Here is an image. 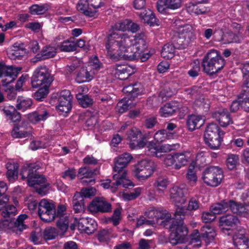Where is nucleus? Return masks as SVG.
Instances as JSON below:
<instances>
[{"label":"nucleus","instance_id":"nucleus-18","mask_svg":"<svg viewBox=\"0 0 249 249\" xmlns=\"http://www.w3.org/2000/svg\"><path fill=\"white\" fill-rule=\"evenodd\" d=\"M31 128L28 124L24 122L15 125L11 132V135L15 138H23L29 137L31 134Z\"/></svg>","mask_w":249,"mask_h":249},{"label":"nucleus","instance_id":"nucleus-13","mask_svg":"<svg viewBox=\"0 0 249 249\" xmlns=\"http://www.w3.org/2000/svg\"><path fill=\"white\" fill-rule=\"evenodd\" d=\"M57 101L58 105L56 108L60 112L67 113L71 109V100L72 96L69 90H63L61 91L58 96H55Z\"/></svg>","mask_w":249,"mask_h":249},{"label":"nucleus","instance_id":"nucleus-4","mask_svg":"<svg viewBox=\"0 0 249 249\" xmlns=\"http://www.w3.org/2000/svg\"><path fill=\"white\" fill-rule=\"evenodd\" d=\"M40 168V165L36 163H32L22 167L20 175L23 179H27L30 186L35 187L47 182L45 176L40 174L38 170Z\"/></svg>","mask_w":249,"mask_h":249},{"label":"nucleus","instance_id":"nucleus-39","mask_svg":"<svg viewBox=\"0 0 249 249\" xmlns=\"http://www.w3.org/2000/svg\"><path fill=\"white\" fill-rule=\"evenodd\" d=\"M57 228L59 230L61 233H65L69 226V220L68 216H62L59 217L56 223Z\"/></svg>","mask_w":249,"mask_h":249},{"label":"nucleus","instance_id":"nucleus-11","mask_svg":"<svg viewBox=\"0 0 249 249\" xmlns=\"http://www.w3.org/2000/svg\"><path fill=\"white\" fill-rule=\"evenodd\" d=\"M240 221L237 216L232 214H226L220 217L219 225L223 232L228 235H232L237 229Z\"/></svg>","mask_w":249,"mask_h":249},{"label":"nucleus","instance_id":"nucleus-25","mask_svg":"<svg viewBox=\"0 0 249 249\" xmlns=\"http://www.w3.org/2000/svg\"><path fill=\"white\" fill-rule=\"evenodd\" d=\"M204 119L200 116L191 115L188 117L186 124L190 131L200 128L204 124Z\"/></svg>","mask_w":249,"mask_h":249},{"label":"nucleus","instance_id":"nucleus-20","mask_svg":"<svg viewBox=\"0 0 249 249\" xmlns=\"http://www.w3.org/2000/svg\"><path fill=\"white\" fill-rule=\"evenodd\" d=\"M117 172V173L114 174L113 176V179L116 180V181L113 183L111 187V190L112 192H115L117 187L120 185H122L124 187H127L131 184L130 180L126 178V171L123 170V171Z\"/></svg>","mask_w":249,"mask_h":249},{"label":"nucleus","instance_id":"nucleus-62","mask_svg":"<svg viewBox=\"0 0 249 249\" xmlns=\"http://www.w3.org/2000/svg\"><path fill=\"white\" fill-rule=\"evenodd\" d=\"M15 68L12 66H7L3 61H0V78L6 73L12 72L13 69Z\"/></svg>","mask_w":249,"mask_h":249},{"label":"nucleus","instance_id":"nucleus-14","mask_svg":"<svg viewBox=\"0 0 249 249\" xmlns=\"http://www.w3.org/2000/svg\"><path fill=\"white\" fill-rule=\"evenodd\" d=\"M108 70L112 75L121 80L127 79L135 73L134 69L127 65L112 66Z\"/></svg>","mask_w":249,"mask_h":249},{"label":"nucleus","instance_id":"nucleus-35","mask_svg":"<svg viewBox=\"0 0 249 249\" xmlns=\"http://www.w3.org/2000/svg\"><path fill=\"white\" fill-rule=\"evenodd\" d=\"M21 67H16L13 69V71L12 72L6 73L5 74L4 76H6L8 78L2 80V85L3 86L7 87V89L10 88L11 86H9V84L15 80V79L17 77L18 74L21 71Z\"/></svg>","mask_w":249,"mask_h":249},{"label":"nucleus","instance_id":"nucleus-15","mask_svg":"<svg viewBox=\"0 0 249 249\" xmlns=\"http://www.w3.org/2000/svg\"><path fill=\"white\" fill-rule=\"evenodd\" d=\"M186 189L178 186L172 187L170 190V196L171 201L176 205L184 204L186 202L185 194Z\"/></svg>","mask_w":249,"mask_h":249},{"label":"nucleus","instance_id":"nucleus-26","mask_svg":"<svg viewBox=\"0 0 249 249\" xmlns=\"http://www.w3.org/2000/svg\"><path fill=\"white\" fill-rule=\"evenodd\" d=\"M200 231L202 241H204L206 244L213 241L216 234L213 228L209 226H203Z\"/></svg>","mask_w":249,"mask_h":249},{"label":"nucleus","instance_id":"nucleus-63","mask_svg":"<svg viewBox=\"0 0 249 249\" xmlns=\"http://www.w3.org/2000/svg\"><path fill=\"white\" fill-rule=\"evenodd\" d=\"M186 178L191 183L194 184L196 182L197 178L194 167L189 168L186 174Z\"/></svg>","mask_w":249,"mask_h":249},{"label":"nucleus","instance_id":"nucleus-44","mask_svg":"<svg viewBox=\"0 0 249 249\" xmlns=\"http://www.w3.org/2000/svg\"><path fill=\"white\" fill-rule=\"evenodd\" d=\"M175 47L173 44H166L163 47L161 52V56L166 59L173 57Z\"/></svg>","mask_w":249,"mask_h":249},{"label":"nucleus","instance_id":"nucleus-42","mask_svg":"<svg viewBox=\"0 0 249 249\" xmlns=\"http://www.w3.org/2000/svg\"><path fill=\"white\" fill-rule=\"evenodd\" d=\"M183 36H178L173 38V44L176 49H182L186 47L188 43V40Z\"/></svg>","mask_w":249,"mask_h":249},{"label":"nucleus","instance_id":"nucleus-17","mask_svg":"<svg viewBox=\"0 0 249 249\" xmlns=\"http://www.w3.org/2000/svg\"><path fill=\"white\" fill-rule=\"evenodd\" d=\"M27 218L26 214H21L18 216L15 221L12 222L11 220L9 222L8 220L5 219L3 221L2 224L4 226H7L9 228H13V230L18 233V231L21 232L27 228L26 225L24 223V221Z\"/></svg>","mask_w":249,"mask_h":249},{"label":"nucleus","instance_id":"nucleus-36","mask_svg":"<svg viewBox=\"0 0 249 249\" xmlns=\"http://www.w3.org/2000/svg\"><path fill=\"white\" fill-rule=\"evenodd\" d=\"M76 98L79 105L84 108L90 107L93 104V99L88 94L78 93L76 94Z\"/></svg>","mask_w":249,"mask_h":249},{"label":"nucleus","instance_id":"nucleus-23","mask_svg":"<svg viewBox=\"0 0 249 249\" xmlns=\"http://www.w3.org/2000/svg\"><path fill=\"white\" fill-rule=\"evenodd\" d=\"M94 75L92 70H89L88 67H83L78 72L75 80L79 83L89 82Z\"/></svg>","mask_w":249,"mask_h":249},{"label":"nucleus","instance_id":"nucleus-1","mask_svg":"<svg viewBox=\"0 0 249 249\" xmlns=\"http://www.w3.org/2000/svg\"><path fill=\"white\" fill-rule=\"evenodd\" d=\"M132 37L124 33L115 32L109 35L106 45L107 56L115 61L122 59L136 60L138 51L132 45Z\"/></svg>","mask_w":249,"mask_h":249},{"label":"nucleus","instance_id":"nucleus-5","mask_svg":"<svg viewBox=\"0 0 249 249\" xmlns=\"http://www.w3.org/2000/svg\"><path fill=\"white\" fill-rule=\"evenodd\" d=\"M224 134L217 124L210 123L207 125L204 134L205 142L210 148L217 149L221 145L222 136Z\"/></svg>","mask_w":249,"mask_h":249},{"label":"nucleus","instance_id":"nucleus-43","mask_svg":"<svg viewBox=\"0 0 249 249\" xmlns=\"http://www.w3.org/2000/svg\"><path fill=\"white\" fill-rule=\"evenodd\" d=\"M85 222H86L85 225L82 224V222H79L78 226L80 227L82 225V230L88 234L93 233L96 229L97 224L94 220L91 219L89 221L85 220Z\"/></svg>","mask_w":249,"mask_h":249},{"label":"nucleus","instance_id":"nucleus-9","mask_svg":"<svg viewBox=\"0 0 249 249\" xmlns=\"http://www.w3.org/2000/svg\"><path fill=\"white\" fill-rule=\"evenodd\" d=\"M223 178V172L217 166H210L203 172L202 179L207 185L216 187L219 185Z\"/></svg>","mask_w":249,"mask_h":249},{"label":"nucleus","instance_id":"nucleus-6","mask_svg":"<svg viewBox=\"0 0 249 249\" xmlns=\"http://www.w3.org/2000/svg\"><path fill=\"white\" fill-rule=\"evenodd\" d=\"M156 164L152 160L144 159L138 162L133 170L134 176L140 181L146 179L155 171Z\"/></svg>","mask_w":249,"mask_h":249},{"label":"nucleus","instance_id":"nucleus-22","mask_svg":"<svg viewBox=\"0 0 249 249\" xmlns=\"http://www.w3.org/2000/svg\"><path fill=\"white\" fill-rule=\"evenodd\" d=\"M157 214V218L158 222L157 224H159L163 226L164 227L169 226V229L170 230V226L172 223L174 221L175 216L174 218L171 219V215L166 210H158Z\"/></svg>","mask_w":249,"mask_h":249},{"label":"nucleus","instance_id":"nucleus-7","mask_svg":"<svg viewBox=\"0 0 249 249\" xmlns=\"http://www.w3.org/2000/svg\"><path fill=\"white\" fill-rule=\"evenodd\" d=\"M53 81V77L46 66H40L36 68L31 78V83L34 88H37L42 85L50 86Z\"/></svg>","mask_w":249,"mask_h":249},{"label":"nucleus","instance_id":"nucleus-46","mask_svg":"<svg viewBox=\"0 0 249 249\" xmlns=\"http://www.w3.org/2000/svg\"><path fill=\"white\" fill-rule=\"evenodd\" d=\"M180 31L181 32V36H183L188 40L194 39L195 38L193 27L190 25H184Z\"/></svg>","mask_w":249,"mask_h":249},{"label":"nucleus","instance_id":"nucleus-37","mask_svg":"<svg viewBox=\"0 0 249 249\" xmlns=\"http://www.w3.org/2000/svg\"><path fill=\"white\" fill-rule=\"evenodd\" d=\"M142 36L143 35L135 36L134 39H133L132 45L139 52H143L147 47L146 42Z\"/></svg>","mask_w":249,"mask_h":249},{"label":"nucleus","instance_id":"nucleus-53","mask_svg":"<svg viewBox=\"0 0 249 249\" xmlns=\"http://www.w3.org/2000/svg\"><path fill=\"white\" fill-rule=\"evenodd\" d=\"M132 88L131 96L130 97L131 100H134L135 98L142 94L143 92V87L140 83H135L133 84Z\"/></svg>","mask_w":249,"mask_h":249},{"label":"nucleus","instance_id":"nucleus-55","mask_svg":"<svg viewBox=\"0 0 249 249\" xmlns=\"http://www.w3.org/2000/svg\"><path fill=\"white\" fill-rule=\"evenodd\" d=\"M178 147V145L177 144H163L160 145L158 146V151L161 152L162 153H167L170 152L172 150H175L177 147Z\"/></svg>","mask_w":249,"mask_h":249},{"label":"nucleus","instance_id":"nucleus-40","mask_svg":"<svg viewBox=\"0 0 249 249\" xmlns=\"http://www.w3.org/2000/svg\"><path fill=\"white\" fill-rule=\"evenodd\" d=\"M174 155L175 161V169H179L181 167L185 166L187 164L188 160L184 153H177Z\"/></svg>","mask_w":249,"mask_h":249},{"label":"nucleus","instance_id":"nucleus-56","mask_svg":"<svg viewBox=\"0 0 249 249\" xmlns=\"http://www.w3.org/2000/svg\"><path fill=\"white\" fill-rule=\"evenodd\" d=\"M16 211V208L13 205H10L7 207H5V209H4L1 212V215L3 217H10L15 215Z\"/></svg>","mask_w":249,"mask_h":249},{"label":"nucleus","instance_id":"nucleus-47","mask_svg":"<svg viewBox=\"0 0 249 249\" xmlns=\"http://www.w3.org/2000/svg\"><path fill=\"white\" fill-rule=\"evenodd\" d=\"M50 86H43L34 93V98L38 101H42L46 98L49 93V88Z\"/></svg>","mask_w":249,"mask_h":249},{"label":"nucleus","instance_id":"nucleus-48","mask_svg":"<svg viewBox=\"0 0 249 249\" xmlns=\"http://www.w3.org/2000/svg\"><path fill=\"white\" fill-rule=\"evenodd\" d=\"M88 67L89 70H92L95 75L96 72L103 68V64L100 62L97 56H94L89 62Z\"/></svg>","mask_w":249,"mask_h":249},{"label":"nucleus","instance_id":"nucleus-45","mask_svg":"<svg viewBox=\"0 0 249 249\" xmlns=\"http://www.w3.org/2000/svg\"><path fill=\"white\" fill-rule=\"evenodd\" d=\"M239 156L236 154H229L226 159V165L229 169L231 170L234 169L239 164Z\"/></svg>","mask_w":249,"mask_h":249},{"label":"nucleus","instance_id":"nucleus-64","mask_svg":"<svg viewBox=\"0 0 249 249\" xmlns=\"http://www.w3.org/2000/svg\"><path fill=\"white\" fill-rule=\"evenodd\" d=\"M242 90L243 95H249V78H243Z\"/></svg>","mask_w":249,"mask_h":249},{"label":"nucleus","instance_id":"nucleus-32","mask_svg":"<svg viewBox=\"0 0 249 249\" xmlns=\"http://www.w3.org/2000/svg\"><path fill=\"white\" fill-rule=\"evenodd\" d=\"M56 54L55 49L50 46H46L42 50L40 54L36 56V60H41L53 57Z\"/></svg>","mask_w":249,"mask_h":249},{"label":"nucleus","instance_id":"nucleus-38","mask_svg":"<svg viewBox=\"0 0 249 249\" xmlns=\"http://www.w3.org/2000/svg\"><path fill=\"white\" fill-rule=\"evenodd\" d=\"M240 35L230 31L224 34L222 40L227 43H239L240 41Z\"/></svg>","mask_w":249,"mask_h":249},{"label":"nucleus","instance_id":"nucleus-51","mask_svg":"<svg viewBox=\"0 0 249 249\" xmlns=\"http://www.w3.org/2000/svg\"><path fill=\"white\" fill-rule=\"evenodd\" d=\"M46 9L43 5L34 4L29 7V12L32 15H41L45 13Z\"/></svg>","mask_w":249,"mask_h":249},{"label":"nucleus","instance_id":"nucleus-58","mask_svg":"<svg viewBox=\"0 0 249 249\" xmlns=\"http://www.w3.org/2000/svg\"><path fill=\"white\" fill-rule=\"evenodd\" d=\"M241 205L242 203L240 202H237L232 199H228V210L230 209L233 213L238 214Z\"/></svg>","mask_w":249,"mask_h":249},{"label":"nucleus","instance_id":"nucleus-28","mask_svg":"<svg viewBox=\"0 0 249 249\" xmlns=\"http://www.w3.org/2000/svg\"><path fill=\"white\" fill-rule=\"evenodd\" d=\"M228 210V199H224L220 202L213 204L210 207L211 211L214 215L220 214Z\"/></svg>","mask_w":249,"mask_h":249},{"label":"nucleus","instance_id":"nucleus-21","mask_svg":"<svg viewBox=\"0 0 249 249\" xmlns=\"http://www.w3.org/2000/svg\"><path fill=\"white\" fill-rule=\"evenodd\" d=\"M181 6V0H159L157 2V9L164 13L167 9H176Z\"/></svg>","mask_w":249,"mask_h":249},{"label":"nucleus","instance_id":"nucleus-49","mask_svg":"<svg viewBox=\"0 0 249 249\" xmlns=\"http://www.w3.org/2000/svg\"><path fill=\"white\" fill-rule=\"evenodd\" d=\"M129 23H131V20L126 19L122 22L118 23L115 24V29L110 34L111 35L115 32H123L126 30H129Z\"/></svg>","mask_w":249,"mask_h":249},{"label":"nucleus","instance_id":"nucleus-60","mask_svg":"<svg viewBox=\"0 0 249 249\" xmlns=\"http://www.w3.org/2000/svg\"><path fill=\"white\" fill-rule=\"evenodd\" d=\"M229 112L226 108H220L216 110L213 113L212 116L213 118L215 119L218 122H219L222 117H224Z\"/></svg>","mask_w":249,"mask_h":249},{"label":"nucleus","instance_id":"nucleus-3","mask_svg":"<svg viewBox=\"0 0 249 249\" xmlns=\"http://www.w3.org/2000/svg\"><path fill=\"white\" fill-rule=\"evenodd\" d=\"M225 61L218 51L211 50L204 56L201 61L203 71L210 75H213L223 69Z\"/></svg>","mask_w":249,"mask_h":249},{"label":"nucleus","instance_id":"nucleus-29","mask_svg":"<svg viewBox=\"0 0 249 249\" xmlns=\"http://www.w3.org/2000/svg\"><path fill=\"white\" fill-rule=\"evenodd\" d=\"M173 82H169L165 84L163 89L160 93V96L161 97L163 100H166L167 98L171 97L173 94H175L177 91V87H173Z\"/></svg>","mask_w":249,"mask_h":249},{"label":"nucleus","instance_id":"nucleus-31","mask_svg":"<svg viewBox=\"0 0 249 249\" xmlns=\"http://www.w3.org/2000/svg\"><path fill=\"white\" fill-rule=\"evenodd\" d=\"M133 100L128 98L124 97L121 101L118 102L116 109L120 114H123L135 105L132 102Z\"/></svg>","mask_w":249,"mask_h":249},{"label":"nucleus","instance_id":"nucleus-24","mask_svg":"<svg viewBox=\"0 0 249 249\" xmlns=\"http://www.w3.org/2000/svg\"><path fill=\"white\" fill-rule=\"evenodd\" d=\"M137 15L144 22L150 26L158 25V20L156 18L153 11L150 9L144 10L143 12H138Z\"/></svg>","mask_w":249,"mask_h":249},{"label":"nucleus","instance_id":"nucleus-61","mask_svg":"<svg viewBox=\"0 0 249 249\" xmlns=\"http://www.w3.org/2000/svg\"><path fill=\"white\" fill-rule=\"evenodd\" d=\"M166 130L165 129H161L158 131L154 135V140L158 142H161L164 141L166 139Z\"/></svg>","mask_w":249,"mask_h":249},{"label":"nucleus","instance_id":"nucleus-2","mask_svg":"<svg viewBox=\"0 0 249 249\" xmlns=\"http://www.w3.org/2000/svg\"><path fill=\"white\" fill-rule=\"evenodd\" d=\"M201 204L197 197H191L188 202L187 209L178 207L174 213L175 220L170 226V240L173 244L176 245L184 242L188 233V230L184 225V220L189 219L192 214L191 211L199 209Z\"/></svg>","mask_w":249,"mask_h":249},{"label":"nucleus","instance_id":"nucleus-16","mask_svg":"<svg viewBox=\"0 0 249 249\" xmlns=\"http://www.w3.org/2000/svg\"><path fill=\"white\" fill-rule=\"evenodd\" d=\"M51 115L49 110L45 108H38L36 111L29 113L28 118L33 124H36L39 122L45 121Z\"/></svg>","mask_w":249,"mask_h":249},{"label":"nucleus","instance_id":"nucleus-41","mask_svg":"<svg viewBox=\"0 0 249 249\" xmlns=\"http://www.w3.org/2000/svg\"><path fill=\"white\" fill-rule=\"evenodd\" d=\"M74 38H70L69 40L64 41L59 46L61 51L65 52H73L76 50V46Z\"/></svg>","mask_w":249,"mask_h":249},{"label":"nucleus","instance_id":"nucleus-27","mask_svg":"<svg viewBox=\"0 0 249 249\" xmlns=\"http://www.w3.org/2000/svg\"><path fill=\"white\" fill-rule=\"evenodd\" d=\"M7 169L6 176L10 182H14L18 178V164L15 162H8L6 165Z\"/></svg>","mask_w":249,"mask_h":249},{"label":"nucleus","instance_id":"nucleus-30","mask_svg":"<svg viewBox=\"0 0 249 249\" xmlns=\"http://www.w3.org/2000/svg\"><path fill=\"white\" fill-rule=\"evenodd\" d=\"M99 173V171L97 168L91 170L89 167L86 166L79 168L78 172V177H81V179L85 178H92L95 175L98 174Z\"/></svg>","mask_w":249,"mask_h":249},{"label":"nucleus","instance_id":"nucleus-34","mask_svg":"<svg viewBox=\"0 0 249 249\" xmlns=\"http://www.w3.org/2000/svg\"><path fill=\"white\" fill-rule=\"evenodd\" d=\"M169 181L167 178L163 176L158 177L154 183V186L160 194H162L167 188Z\"/></svg>","mask_w":249,"mask_h":249},{"label":"nucleus","instance_id":"nucleus-10","mask_svg":"<svg viewBox=\"0 0 249 249\" xmlns=\"http://www.w3.org/2000/svg\"><path fill=\"white\" fill-rule=\"evenodd\" d=\"M96 190L93 187L83 188L80 192H76L72 199V205L75 213L83 212L85 210V200L95 194Z\"/></svg>","mask_w":249,"mask_h":249},{"label":"nucleus","instance_id":"nucleus-19","mask_svg":"<svg viewBox=\"0 0 249 249\" xmlns=\"http://www.w3.org/2000/svg\"><path fill=\"white\" fill-rule=\"evenodd\" d=\"M133 157L132 155L128 153H124L120 155L115 158L114 161V171H123L130 161Z\"/></svg>","mask_w":249,"mask_h":249},{"label":"nucleus","instance_id":"nucleus-12","mask_svg":"<svg viewBox=\"0 0 249 249\" xmlns=\"http://www.w3.org/2000/svg\"><path fill=\"white\" fill-rule=\"evenodd\" d=\"M88 210L92 213H109L112 211V207L105 198L96 197L89 204Z\"/></svg>","mask_w":249,"mask_h":249},{"label":"nucleus","instance_id":"nucleus-50","mask_svg":"<svg viewBox=\"0 0 249 249\" xmlns=\"http://www.w3.org/2000/svg\"><path fill=\"white\" fill-rule=\"evenodd\" d=\"M58 235L57 230L53 227H49L45 229L44 232V238L46 240H52Z\"/></svg>","mask_w":249,"mask_h":249},{"label":"nucleus","instance_id":"nucleus-54","mask_svg":"<svg viewBox=\"0 0 249 249\" xmlns=\"http://www.w3.org/2000/svg\"><path fill=\"white\" fill-rule=\"evenodd\" d=\"M141 191V188L138 187L133 189L130 193H124L123 196L124 198L127 200H133L136 198L140 195Z\"/></svg>","mask_w":249,"mask_h":249},{"label":"nucleus","instance_id":"nucleus-57","mask_svg":"<svg viewBox=\"0 0 249 249\" xmlns=\"http://www.w3.org/2000/svg\"><path fill=\"white\" fill-rule=\"evenodd\" d=\"M18 103L17 104V108L18 109H22L24 110L27 108L29 107L32 104V101L31 99H18Z\"/></svg>","mask_w":249,"mask_h":249},{"label":"nucleus","instance_id":"nucleus-52","mask_svg":"<svg viewBox=\"0 0 249 249\" xmlns=\"http://www.w3.org/2000/svg\"><path fill=\"white\" fill-rule=\"evenodd\" d=\"M127 138L131 142H136L141 135V132L136 127L132 128L127 132Z\"/></svg>","mask_w":249,"mask_h":249},{"label":"nucleus","instance_id":"nucleus-59","mask_svg":"<svg viewBox=\"0 0 249 249\" xmlns=\"http://www.w3.org/2000/svg\"><path fill=\"white\" fill-rule=\"evenodd\" d=\"M157 119L155 116H148L145 118L144 126L148 129H151L154 127L157 124Z\"/></svg>","mask_w":249,"mask_h":249},{"label":"nucleus","instance_id":"nucleus-33","mask_svg":"<svg viewBox=\"0 0 249 249\" xmlns=\"http://www.w3.org/2000/svg\"><path fill=\"white\" fill-rule=\"evenodd\" d=\"M241 233L240 234H237L234 231L233 235L232 238L234 245L236 247L239 246H243L245 248H248V243L249 241L248 239L245 237L244 231H241Z\"/></svg>","mask_w":249,"mask_h":249},{"label":"nucleus","instance_id":"nucleus-8","mask_svg":"<svg viewBox=\"0 0 249 249\" xmlns=\"http://www.w3.org/2000/svg\"><path fill=\"white\" fill-rule=\"evenodd\" d=\"M55 205L52 200L42 199L38 205V215L40 219L47 223L55 219Z\"/></svg>","mask_w":249,"mask_h":249}]
</instances>
